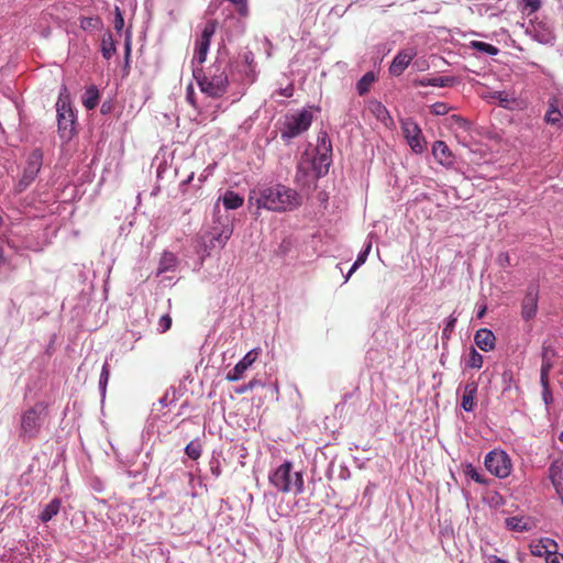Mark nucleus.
<instances>
[{
    "label": "nucleus",
    "mask_w": 563,
    "mask_h": 563,
    "mask_svg": "<svg viewBox=\"0 0 563 563\" xmlns=\"http://www.w3.org/2000/svg\"><path fill=\"white\" fill-rule=\"evenodd\" d=\"M250 203L257 209L273 212H286L297 209L301 205L300 195L292 188L283 185H264L250 194Z\"/></svg>",
    "instance_id": "f257e3e1"
},
{
    "label": "nucleus",
    "mask_w": 563,
    "mask_h": 563,
    "mask_svg": "<svg viewBox=\"0 0 563 563\" xmlns=\"http://www.w3.org/2000/svg\"><path fill=\"white\" fill-rule=\"evenodd\" d=\"M192 76L201 92L211 98H220L229 85L228 62L218 55L206 73L203 69H197Z\"/></svg>",
    "instance_id": "f03ea898"
},
{
    "label": "nucleus",
    "mask_w": 563,
    "mask_h": 563,
    "mask_svg": "<svg viewBox=\"0 0 563 563\" xmlns=\"http://www.w3.org/2000/svg\"><path fill=\"white\" fill-rule=\"evenodd\" d=\"M57 133L63 143L69 142L76 134L77 115L71 106L70 93L63 85L55 103Z\"/></svg>",
    "instance_id": "7ed1b4c3"
},
{
    "label": "nucleus",
    "mask_w": 563,
    "mask_h": 563,
    "mask_svg": "<svg viewBox=\"0 0 563 563\" xmlns=\"http://www.w3.org/2000/svg\"><path fill=\"white\" fill-rule=\"evenodd\" d=\"M311 107L286 113L279 126L280 139L286 143L301 135L311 126L313 114Z\"/></svg>",
    "instance_id": "20e7f679"
},
{
    "label": "nucleus",
    "mask_w": 563,
    "mask_h": 563,
    "mask_svg": "<svg viewBox=\"0 0 563 563\" xmlns=\"http://www.w3.org/2000/svg\"><path fill=\"white\" fill-rule=\"evenodd\" d=\"M233 233V223L229 219L218 218L211 229L201 238V247L203 249V253L201 254V258L203 260L206 256H209L212 251L222 250Z\"/></svg>",
    "instance_id": "39448f33"
},
{
    "label": "nucleus",
    "mask_w": 563,
    "mask_h": 563,
    "mask_svg": "<svg viewBox=\"0 0 563 563\" xmlns=\"http://www.w3.org/2000/svg\"><path fill=\"white\" fill-rule=\"evenodd\" d=\"M269 483L280 493L301 494L303 492V477L300 472L292 473V463L285 462L268 477Z\"/></svg>",
    "instance_id": "423d86ee"
},
{
    "label": "nucleus",
    "mask_w": 563,
    "mask_h": 563,
    "mask_svg": "<svg viewBox=\"0 0 563 563\" xmlns=\"http://www.w3.org/2000/svg\"><path fill=\"white\" fill-rule=\"evenodd\" d=\"M47 418V407L43 402L35 404L21 417V433L23 438H36Z\"/></svg>",
    "instance_id": "0eeeda50"
},
{
    "label": "nucleus",
    "mask_w": 563,
    "mask_h": 563,
    "mask_svg": "<svg viewBox=\"0 0 563 563\" xmlns=\"http://www.w3.org/2000/svg\"><path fill=\"white\" fill-rule=\"evenodd\" d=\"M543 121L551 128L563 130V86L554 85L549 92Z\"/></svg>",
    "instance_id": "6e6552de"
},
{
    "label": "nucleus",
    "mask_w": 563,
    "mask_h": 563,
    "mask_svg": "<svg viewBox=\"0 0 563 563\" xmlns=\"http://www.w3.org/2000/svg\"><path fill=\"white\" fill-rule=\"evenodd\" d=\"M44 154L40 147L33 148L25 159L22 176L15 184L14 190L18 194L25 191L36 179L43 166Z\"/></svg>",
    "instance_id": "1a4fd4ad"
},
{
    "label": "nucleus",
    "mask_w": 563,
    "mask_h": 563,
    "mask_svg": "<svg viewBox=\"0 0 563 563\" xmlns=\"http://www.w3.org/2000/svg\"><path fill=\"white\" fill-rule=\"evenodd\" d=\"M218 22L216 20H209L205 23L200 36L195 42V53L191 59L192 75L197 69H203L202 64L207 59V55L210 48L211 38L216 33Z\"/></svg>",
    "instance_id": "9d476101"
},
{
    "label": "nucleus",
    "mask_w": 563,
    "mask_h": 563,
    "mask_svg": "<svg viewBox=\"0 0 563 563\" xmlns=\"http://www.w3.org/2000/svg\"><path fill=\"white\" fill-rule=\"evenodd\" d=\"M521 26L525 29V33L531 37L534 42L542 45H554L555 34L553 26L545 19H529L527 23H522Z\"/></svg>",
    "instance_id": "9b49d317"
},
{
    "label": "nucleus",
    "mask_w": 563,
    "mask_h": 563,
    "mask_svg": "<svg viewBox=\"0 0 563 563\" xmlns=\"http://www.w3.org/2000/svg\"><path fill=\"white\" fill-rule=\"evenodd\" d=\"M484 463L487 471L499 478L508 477L512 470L511 460L505 451L494 450L489 452Z\"/></svg>",
    "instance_id": "f8f14e48"
},
{
    "label": "nucleus",
    "mask_w": 563,
    "mask_h": 563,
    "mask_svg": "<svg viewBox=\"0 0 563 563\" xmlns=\"http://www.w3.org/2000/svg\"><path fill=\"white\" fill-rule=\"evenodd\" d=\"M540 286L538 282H531L525 291L521 300V318L525 321H530L536 318L538 312Z\"/></svg>",
    "instance_id": "ddd939ff"
},
{
    "label": "nucleus",
    "mask_w": 563,
    "mask_h": 563,
    "mask_svg": "<svg viewBox=\"0 0 563 563\" xmlns=\"http://www.w3.org/2000/svg\"><path fill=\"white\" fill-rule=\"evenodd\" d=\"M401 129L411 151L416 154H422L426 148V140L418 123L412 119H407L402 122Z\"/></svg>",
    "instance_id": "4468645a"
},
{
    "label": "nucleus",
    "mask_w": 563,
    "mask_h": 563,
    "mask_svg": "<svg viewBox=\"0 0 563 563\" xmlns=\"http://www.w3.org/2000/svg\"><path fill=\"white\" fill-rule=\"evenodd\" d=\"M417 56V49L415 47H407L400 49L393 58L388 71L394 77H399L404 74L406 68L410 65L412 59Z\"/></svg>",
    "instance_id": "2eb2a0df"
},
{
    "label": "nucleus",
    "mask_w": 563,
    "mask_h": 563,
    "mask_svg": "<svg viewBox=\"0 0 563 563\" xmlns=\"http://www.w3.org/2000/svg\"><path fill=\"white\" fill-rule=\"evenodd\" d=\"M306 156H308V152L306 151L300 161L297 164L295 181L297 185L301 187L316 185V181L319 178H314V174L311 170V167L307 164Z\"/></svg>",
    "instance_id": "dca6fc26"
},
{
    "label": "nucleus",
    "mask_w": 563,
    "mask_h": 563,
    "mask_svg": "<svg viewBox=\"0 0 563 563\" xmlns=\"http://www.w3.org/2000/svg\"><path fill=\"white\" fill-rule=\"evenodd\" d=\"M256 360V354H244V357L239 361L235 366L230 369L225 378L229 382H238L245 376L246 371L253 365Z\"/></svg>",
    "instance_id": "f3484780"
},
{
    "label": "nucleus",
    "mask_w": 563,
    "mask_h": 563,
    "mask_svg": "<svg viewBox=\"0 0 563 563\" xmlns=\"http://www.w3.org/2000/svg\"><path fill=\"white\" fill-rule=\"evenodd\" d=\"M432 155L434 159L444 167L454 165V155L443 141H435L432 145Z\"/></svg>",
    "instance_id": "a211bd4d"
},
{
    "label": "nucleus",
    "mask_w": 563,
    "mask_h": 563,
    "mask_svg": "<svg viewBox=\"0 0 563 563\" xmlns=\"http://www.w3.org/2000/svg\"><path fill=\"white\" fill-rule=\"evenodd\" d=\"M307 164L311 167L314 178H321L329 172L332 158L325 155L317 154L313 157L306 156Z\"/></svg>",
    "instance_id": "6ab92c4d"
},
{
    "label": "nucleus",
    "mask_w": 563,
    "mask_h": 563,
    "mask_svg": "<svg viewBox=\"0 0 563 563\" xmlns=\"http://www.w3.org/2000/svg\"><path fill=\"white\" fill-rule=\"evenodd\" d=\"M456 82L455 77L453 76H442V77H422L413 80V85L416 87H451Z\"/></svg>",
    "instance_id": "aec40b11"
},
{
    "label": "nucleus",
    "mask_w": 563,
    "mask_h": 563,
    "mask_svg": "<svg viewBox=\"0 0 563 563\" xmlns=\"http://www.w3.org/2000/svg\"><path fill=\"white\" fill-rule=\"evenodd\" d=\"M495 334L492 330L483 328L476 331L474 341L483 352H489L495 347Z\"/></svg>",
    "instance_id": "412c9836"
},
{
    "label": "nucleus",
    "mask_w": 563,
    "mask_h": 563,
    "mask_svg": "<svg viewBox=\"0 0 563 563\" xmlns=\"http://www.w3.org/2000/svg\"><path fill=\"white\" fill-rule=\"evenodd\" d=\"M178 266V257L176 254L169 251H164L157 267V276L167 273V272H175Z\"/></svg>",
    "instance_id": "4be33fe9"
},
{
    "label": "nucleus",
    "mask_w": 563,
    "mask_h": 563,
    "mask_svg": "<svg viewBox=\"0 0 563 563\" xmlns=\"http://www.w3.org/2000/svg\"><path fill=\"white\" fill-rule=\"evenodd\" d=\"M477 394V384L470 382L464 387L461 406L465 411H473L475 406V397Z\"/></svg>",
    "instance_id": "5701e85b"
},
{
    "label": "nucleus",
    "mask_w": 563,
    "mask_h": 563,
    "mask_svg": "<svg viewBox=\"0 0 563 563\" xmlns=\"http://www.w3.org/2000/svg\"><path fill=\"white\" fill-rule=\"evenodd\" d=\"M221 200L227 210H236L244 203V197L234 190H227Z\"/></svg>",
    "instance_id": "b1692460"
},
{
    "label": "nucleus",
    "mask_w": 563,
    "mask_h": 563,
    "mask_svg": "<svg viewBox=\"0 0 563 563\" xmlns=\"http://www.w3.org/2000/svg\"><path fill=\"white\" fill-rule=\"evenodd\" d=\"M316 152L319 155L332 157V142L328 132L324 130L318 133Z\"/></svg>",
    "instance_id": "393cba45"
},
{
    "label": "nucleus",
    "mask_w": 563,
    "mask_h": 563,
    "mask_svg": "<svg viewBox=\"0 0 563 563\" xmlns=\"http://www.w3.org/2000/svg\"><path fill=\"white\" fill-rule=\"evenodd\" d=\"M549 477L556 493L563 490V470L559 462H554L549 467Z\"/></svg>",
    "instance_id": "a878e982"
},
{
    "label": "nucleus",
    "mask_w": 563,
    "mask_h": 563,
    "mask_svg": "<svg viewBox=\"0 0 563 563\" xmlns=\"http://www.w3.org/2000/svg\"><path fill=\"white\" fill-rule=\"evenodd\" d=\"M506 526L509 530L516 532L528 531L532 528V523L525 517H509L506 519Z\"/></svg>",
    "instance_id": "bb28decb"
},
{
    "label": "nucleus",
    "mask_w": 563,
    "mask_h": 563,
    "mask_svg": "<svg viewBox=\"0 0 563 563\" xmlns=\"http://www.w3.org/2000/svg\"><path fill=\"white\" fill-rule=\"evenodd\" d=\"M115 42L113 38V35L110 31H107L103 34L102 41H101V54L102 57L107 60L111 59L113 55L115 54Z\"/></svg>",
    "instance_id": "cd10ccee"
},
{
    "label": "nucleus",
    "mask_w": 563,
    "mask_h": 563,
    "mask_svg": "<svg viewBox=\"0 0 563 563\" xmlns=\"http://www.w3.org/2000/svg\"><path fill=\"white\" fill-rule=\"evenodd\" d=\"M99 90L95 85L86 88L82 95V104L87 110H92L97 107L99 101Z\"/></svg>",
    "instance_id": "c85d7f7f"
},
{
    "label": "nucleus",
    "mask_w": 563,
    "mask_h": 563,
    "mask_svg": "<svg viewBox=\"0 0 563 563\" xmlns=\"http://www.w3.org/2000/svg\"><path fill=\"white\" fill-rule=\"evenodd\" d=\"M62 501L58 498H54L51 500L42 510L38 518L42 522H48L54 516H56L60 510Z\"/></svg>",
    "instance_id": "c756f323"
},
{
    "label": "nucleus",
    "mask_w": 563,
    "mask_h": 563,
    "mask_svg": "<svg viewBox=\"0 0 563 563\" xmlns=\"http://www.w3.org/2000/svg\"><path fill=\"white\" fill-rule=\"evenodd\" d=\"M376 80V76L373 71L365 73L356 82V91L360 96L366 95L373 82Z\"/></svg>",
    "instance_id": "7c9ffc66"
},
{
    "label": "nucleus",
    "mask_w": 563,
    "mask_h": 563,
    "mask_svg": "<svg viewBox=\"0 0 563 563\" xmlns=\"http://www.w3.org/2000/svg\"><path fill=\"white\" fill-rule=\"evenodd\" d=\"M541 0H520L518 8L523 15L530 18L541 8Z\"/></svg>",
    "instance_id": "2f4dec72"
},
{
    "label": "nucleus",
    "mask_w": 563,
    "mask_h": 563,
    "mask_svg": "<svg viewBox=\"0 0 563 563\" xmlns=\"http://www.w3.org/2000/svg\"><path fill=\"white\" fill-rule=\"evenodd\" d=\"M470 47L488 56H496L499 53V48L497 46L482 41H472L470 43Z\"/></svg>",
    "instance_id": "473e14b6"
},
{
    "label": "nucleus",
    "mask_w": 563,
    "mask_h": 563,
    "mask_svg": "<svg viewBox=\"0 0 563 563\" xmlns=\"http://www.w3.org/2000/svg\"><path fill=\"white\" fill-rule=\"evenodd\" d=\"M80 27L84 31L99 30L102 27V21L99 16H82L80 19Z\"/></svg>",
    "instance_id": "72a5a7b5"
},
{
    "label": "nucleus",
    "mask_w": 563,
    "mask_h": 563,
    "mask_svg": "<svg viewBox=\"0 0 563 563\" xmlns=\"http://www.w3.org/2000/svg\"><path fill=\"white\" fill-rule=\"evenodd\" d=\"M202 445L198 440L190 441L186 448L185 453L188 457L196 461L201 456Z\"/></svg>",
    "instance_id": "f704fd0d"
},
{
    "label": "nucleus",
    "mask_w": 563,
    "mask_h": 563,
    "mask_svg": "<svg viewBox=\"0 0 563 563\" xmlns=\"http://www.w3.org/2000/svg\"><path fill=\"white\" fill-rule=\"evenodd\" d=\"M456 322H457V316L455 314V312L451 313L445 319V324H444V328H443V331H442V339H449L450 338L451 333L455 329Z\"/></svg>",
    "instance_id": "c9c22d12"
},
{
    "label": "nucleus",
    "mask_w": 563,
    "mask_h": 563,
    "mask_svg": "<svg viewBox=\"0 0 563 563\" xmlns=\"http://www.w3.org/2000/svg\"><path fill=\"white\" fill-rule=\"evenodd\" d=\"M548 550L544 549V544L542 543L541 539L537 540V541H533L531 542L530 544V552L532 555L534 556H548V553H547Z\"/></svg>",
    "instance_id": "e433bc0d"
},
{
    "label": "nucleus",
    "mask_w": 563,
    "mask_h": 563,
    "mask_svg": "<svg viewBox=\"0 0 563 563\" xmlns=\"http://www.w3.org/2000/svg\"><path fill=\"white\" fill-rule=\"evenodd\" d=\"M109 374H110L109 364H108V362H106L102 366V371L100 374V380H99V386H100L102 394L106 393V387H107V384L109 380Z\"/></svg>",
    "instance_id": "4c0bfd02"
},
{
    "label": "nucleus",
    "mask_w": 563,
    "mask_h": 563,
    "mask_svg": "<svg viewBox=\"0 0 563 563\" xmlns=\"http://www.w3.org/2000/svg\"><path fill=\"white\" fill-rule=\"evenodd\" d=\"M450 110V107L445 102H435L430 107V111L435 115H445Z\"/></svg>",
    "instance_id": "58836bf2"
},
{
    "label": "nucleus",
    "mask_w": 563,
    "mask_h": 563,
    "mask_svg": "<svg viewBox=\"0 0 563 563\" xmlns=\"http://www.w3.org/2000/svg\"><path fill=\"white\" fill-rule=\"evenodd\" d=\"M551 368L552 364L544 357L540 371V383H547V380H549Z\"/></svg>",
    "instance_id": "ea45409f"
},
{
    "label": "nucleus",
    "mask_w": 563,
    "mask_h": 563,
    "mask_svg": "<svg viewBox=\"0 0 563 563\" xmlns=\"http://www.w3.org/2000/svg\"><path fill=\"white\" fill-rule=\"evenodd\" d=\"M466 475L468 477H471L474 482L478 483V484H485L486 483V479L484 478V476L482 474H479L475 467H473L472 465H468L466 467V471H465Z\"/></svg>",
    "instance_id": "a19ab883"
},
{
    "label": "nucleus",
    "mask_w": 563,
    "mask_h": 563,
    "mask_svg": "<svg viewBox=\"0 0 563 563\" xmlns=\"http://www.w3.org/2000/svg\"><path fill=\"white\" fill-rule=\"evenodd\" d=\"M257 386H264V384L258 379H251L247 384L242 385L241 387L236 388V394H244L249 390L254 389Z\"/></svg>",
    "instance_id": "79ce46f5"
},
{
    "label": "nucleus",
    "mask_w": 563,
    "mask_h": 563,
    "mask_svg": "<svg viewBox=\"0 0 563 563\" xmlns=\"http://www.w3.org/2000/svg\"><path fill=\"white\" fill-rule=\"evenodd\" d=\"M466 366L470 368L479 369L483 366L482 354H471L468 361L466 362Z\"/></svg>",
    "instance_id": "37998d69"
},
{
    "label": "nucleus",
    "mask_w": 563,
    "mask_h": 563,
    "mask_svg": "<svg viewBox=\"0 0 563 563\" xmlns=\"http://www.w3.org/2000/svg\"><path fill=\"white\" fill-rule=\"evenodd\" d=\"M114 29L117 33H120L124 26V19L119 7L114 8Z\"/></svg>",
    "instance_id": "c03bdc74"
},
{
    "label": "nucleus",
    "mask_w": 563,
    "mask_h": 563,
    "mask_svg": "<svg viewBox=\"0 0 563 563\" xmlns=\"http://www.w3.org/2000/svg\"><path fill=\"white\" fill-rule=\"evenodd\" d=\"M158 331L159 332H166L172 327V318L169 314H163L158 320Z\"/></svg>",
    "instance_id": "a18cd8bd"
},
{
    "label": "nucleus",
    "mask_w": 563,
    "mask_h": 563,
    "mask_svg": "<svg viewBox=\"0 0 563 563\" xmlns=\"http://www.w3.org/2000/svg\"><path fill=\"white\" fill-rule=\"evenodd\" d=\"M371 250H372V242L368 241L365 243L364 247L358 252V254L356 256V261L364 264L368 257Z\"/></svg>",
    "instance_id": "49530a36"
},
{
    "label": "nucleus",
    "mask_w": 563,
    "mask_h": 563,
    "mask_svg": "<svg viewBox=\"0 0 563 563\" xmlns=\"http://www.w3.org/2000/svg\"><path fill=\"white\" fill-rule=\"evenodd\" d=\"M542 386V398L547 405L552 402L553 397L550 389V380H547V383H541Z\"/></svg>",
    "instance_id": "de8ad7c7"
},
{
    "label": "nucleus",
    "mask_w": 563,
    "mask_h": 563,
    "mask_svg": "<svg viewBox=\"0 0 563 563\" xmlns=\"http://www.w3.org/2000/svg\"><path fill=\"white\" fill-rule=\"evenodd\" d=\"M374 112H375L376 117L382 121H384L386 118L390 119L387 108L384 104H382L380 102H377L376 109Z\"/></svg>",
    "instance_id": "09e8293b"
},
{
    "label": "nucleus",
    "mask_w": 563,
    "mask_h": 563,
    "mask_svg": "<svg viewBox=\"0 0 563 563\" xmlns=\"http://www.w3.org/2000/svg\"><path fill=\"white\" fill-rule=\"evenodd\" d=\"M541 541L544 544V549L548 550V555L553 554L555 551H558V544L554 540L550 538H542Z\"/></svg>",
    "instance_id": "8fccbe9b"
},
{
    "label": "nucleus",
    "mask_w": 563,
    "mask_h": 563,
    "mask_svg": "<svg viewBox=\"0 0 563 563\" xmlns=\"http://www.w3.org/2000/svg\"><path fill=\"white\" fill-rule=\"evenodd\" d=\"M494 99H497L499 102V106L507 108L509 103V98L505 91H495L493 95Z\"/></svg>",
    "instance_id": "3c124183"
},
{
    "label": "nucleus",
    "mask_w": 563,
    "mask_h": 563,
    "mask_svg": "<svg viewBox=\"0 0 563 563\" xmlns=\"http://www.w3.org/2000/svg\"><path fill=\"white\" fill-rule=\"evenodd\" d=\"M497 263L500 267L505 268L510 265V256L507 252H503L497 257Z\"/></svg>",
    "instance_id": "603ef678"
},
{
    "label": "nucleus",
    "mask_w": 563,
    "mask_h": 563,
    "mask_svg": "<svg viewBox=\"0 0 563 563\" xmlns=\"http://www.w3.org/2000/svg\"><path fill=\"white\" fill-rule=\"evenodd\" d=\"M212 169H213V167L208 166V167L203 170V173L199 176V178H198V183H199V184L197 185V187H198V188H199V187L201 186V184H203V183L206 181V179L211 175Z\"/></svg>",
    "instance_id": "864d4df0"
},
{
    "label": "nucleus",
    "mask_w": 563,
    "mask_h": 563,
    "mask_svg": "<svg viewBox=\"0 0 563 563\" xmlns=\"http://www.w3.org/2000/svg\"><path fill=\"white\" fill-rule=\"evenodd\" d=\"M195 178V173L191 172L187 177L186 179H184L180 185H179V189L185 194L186 192V188L187 186L194 180Z\"/></svg>",
    "instance_id": "5fc2aeb1"
},
{
    "label": "nucleus",
    "mask_w": 563,
    "mask_h": 563,
    "mask_svg": "<svg viewBox=\"0 0 563 563\" xmlns=\"http://www.w3.org/2000/svg\"><path fill=\"white\" fill-rule=\"evenodd\" d=\"M186 99L190 104L195 106V91L192 85H189L186 88Z\"/></svg>",
    "instance_id": "6e6d98bb"
},
{
    "label": "nucleus",
    "mask_w": 563,
    "mask_h": 563,
    "mask_svg": "<svg viewBox=\"0 0 563 563\" xmlns=\"http://www.w3.org/2000/svg\"><path fill=\"white\" fill-rule=\"evenodd\" d=\"M112 109H113V103L111 100L103 101L101 104V108H100V112L102 114H108L112 111Z\"/></svg>",
    "instance_id": "4d7b16f0"
},
{
    "label": "nucleus",
    "mask_w": 563,
    "mask_h": 563,
    "mask_svg": "<svg viewBox=\"0 0 563 563\" xmlns=\"http://www.w3.org/2000/svg\"><path fill=\"white\" fill-rule=\"evenodd\" d=\"M545 559L548 563H561L563 556L559 555L558 551H555L553 554H549Z\"/></svg>",
    "instance_id": "13d9d810"
},
{
    "label": "nucleus",
    "mask_w": 563,
    "mask_h": 563,
    "mask_svg": "<svg viewBox=\"0 0 563 563\" xmlns=\"http://www.w3.org/2000/svg\"><path fill=\"white\" fill-rule=\"evenodd\" d=\"M530 66L537 68L540 73H542L543 75L545 76H549L550 73L548 71V69H545L543 66H541L540 64L536 63V62H531L529 63Z\"/></svg>",
    "instance_id": "bf43d9fd"
},
{
    "label": "nucleus",
    "mask_w": 563,
    "mask_h": 563,
    "mask_svg": "<svg viewBox=\"0 0 563 563\" xmlns=\"http://www.w3.org/2000/svg\"><path fill=\"white\" fill-rule=\"evenodd\" d=\"M289 243L286 240H283V242L279 245V251L283 255H285L288 251Z\"/></svg>",
    "instance_id": "052dcab7"
},
{
    "label": "nucleus",
    "mask_w": 563,
    "mask_h": 563,
    "mask_svg": "<svg viewBox=\"0 0 563 563\" xmlns=\"http://www.w3.org/2000/svg\"><path fill=\"white\" fill-rule=\"evenodd\" d=\"M244 59H245V63L251 65L254 60V55L252 52H247L244 54Z\"/></svg>",
    "instance_id": "680f3d73"
},
{
    "label": "nucleus",
    "mask_w": 563,
    "mask_h": 563,
    "mask_svg": "<svg viewBox=\"0 0 563 563\" xmlns=\"http://www.w3.org/2000/svg\"><path fill=\"white\" fill-rule=\"evenodd\" d=\"M363 265L362 263H360L358 261H354V263L352 264V266L350 267V275H353V273L361 266Z\"/></svg>",
    "instance_id": "e2e57ef3"
},
{
    "label": "nucleus",
    "mask_w": 563,
    "mask_h": 563,
    "mask_svg": "<svg viewBox=\"0 0 563 563\" xmlns=\"http://www.w3.org/2000/svg\"><path fill=\"white\" fill-rule=\"evenodd\" d=\"M130 52H131V42H130V36H128V38L125 41V55H126V57L130 56Z\"/></svg>",
    "instance_id": "0e129e2a"
},
{
    "label": "nucleus",
    "mask_w": 563,
    "mask_h": 563,
    "mask_svg": "<svg viewBox=\"0 0 563 563\" xmlns=\"http://www.w3.org/2000/svg\"><path fill=\"white\" fill-rule=\"evenodd\" d=\"M490 563H508V562L500 558L493 556Z\"/></svg>",
    "instance_id": "69168bd1"
},
{
    "label": "nucleus",
    "mask_w": 563,
    "mask_h": 563,
    "mask_svg": "<svg viewBox=\"0 0 563 563\" xmlns=\"http://www.w3.org/2000/svg\"><path fill=\"white\" fill-rule=\"evenodd\" d=\"M4 263V252H3V249L0 246V267L3 265Z\"/></svg>",
    "instance_id": "338daca9"
},
{
    "label": "nucleus",
    "mask_w": 563,
    "mask_h": 563,
    "mask_svg": "<svg viewBox=\"0 0 563 563\" xmlns=\"http://www.w3.org/2000/svg\"><path fill=\"white\" fill-rule=\"evenodd\" d=\"M486 312V307H482L477 312V318H482Z\"/></svg>",
    "instance_id": "774afa93"
}]
</instances>
